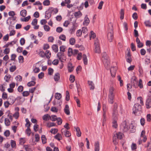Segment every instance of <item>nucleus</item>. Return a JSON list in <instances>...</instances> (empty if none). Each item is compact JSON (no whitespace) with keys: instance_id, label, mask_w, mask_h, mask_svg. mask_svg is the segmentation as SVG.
Returning <instances> with one entry per match:
<instances>
[{"instance_id":"obj_1","label":"nucleus","mask_w":151,"mask_h":151,"mask_svg":"<svg viewBox=\"0 0 151 151\" xmlns=\"http://www.w3.org/2000/svg\"><path fill=\"white\" fill-rule=\"evenodd\" d=\"M109 28L107 33V38L108 40L111 42L113 39V24L111 23H109L108 24Z\"/></svg>"},{"instance_id":"obj_2","label":"nucleus","mask_w":151,"mask_h":151,"mask_svg":"<svg viewBox=\"0 0 151 151\" xmlns=\"http://www.w3.org/2000/svg\"><path fill=\"white\" fill-rule=\"evenodd\" d=\"M115 88L113 87H111L109 89V92L108 95V102L109 103L112 104L114 102V99Z\"/></svg>"},{"instance_id":"obj_3","label":"nucleus","mask_w":151,"mask_h":151,"mask_svg":"<svg viewBox=\"0 0 151 151\" xmlns=\"http://www.w3.org/2000/svg\"><path fill=\"white\" fill-rule=\"evenodd\" d=\"M124 136L123 134L121 132L117 133L113 136V142L115 145L117 144L118 142V139H121Z\"/></svg>"},{"instance_id":"obj_4","label":"nucleus","mask_w":151,"mask_h":151,"mask_svg":"<svg viewBox=\"0 0 151 151\" xmlns=\"http://www.w3.org/2000/svg\"><path fill=\"white\" fill-rule=\"evenodd\" d=\"M102 58L105 66L107 68L110 64L109 58L107 54L105 52H104L102 54Z\"/></svg>"},{"instance_id":"obj_5","label":"nucleus","mask_w":151,"mask_h":151,"mask_svg":"<svg viewBox=\"0 0 151 151\" xmlns=\"http://www.w3.org/2000/svg\"><path fill=\"white\" fill-rule=\"evenodd\" d=\"M141 109V106L138 103L136 104L133 108V113L135 115H139Z\"/></svg>"},{"instance_id":"obj_6","label":"nucleus","mask_w":151,"mask_h":151,"mask_svg":"<svg viewBox=\"0 0 151 151\" xmlns=\"http://www.w3.org/2000/svg\"><path fill=\"white\" fill-rule=\"evenodd\" d=\"M129 124L126 121L123 122L121 125V129L124 132H126L129 130Z\"/></svg>"},{"instance_id":"obj_7","label":"nucleus","mask_w":151,"mask_h":151,"mask_svg":"<svg viewBox=\"0 0 151 151\" xmlns=\"http://www.w3.org/2000/svg\"><path fill=\"white\" fill-rule=\"evenodd\" d=\"M94 45L95 46L94 51L95 52L99 53L101 52V50L99 46V40L98 39H96L94 41Z\"/></svg>"},{"instance_id":"obj_8","label":"nucleus","mask_w":151,"mask_h":151,"mask_svg":"<svg viewBox=\"0 0 151 151\" xmlns=\"http://www.w3.org/2000/svg\"><path fill=\"white\" fill-rule=\"evenodd\" d=\"M57 56L61 62H63L66 60V58L63 52H59L57 53Z\"/></svg>"},{"instance_id":"obj_9","label":"nucleus","mask_w":151,"mask_h":151,"mask_svg":"<svg viewBox=\"0 0 151 151\" xmlns=\"http://www.w3.org/2000/svg\"><path fill=\"white\" fill-rule=\"evenodd\" d=\"M61 132L63 135H64L66 137H69L71 135V133L69 131L64 128L61 129Z\"/></svg>"},{"instance_id":"obj_10","label":"nucleus","mask_w":151,"mask_h":151,"mask_svg":"<svg viewBox=\"0 0 151 151\" xmlns=\"http://www.w3.org/2000/svg\"><path fill=\"white\" fill-rule=\"evenodd\" d=\"M103 121L105 122L106 120V113L107 111V108L105 105H103Z\"/></svg>"},{"instance_id":"obj_11","label":"nucleus","mask_w":151,"mask_h":151,"mask_svg":"<svg viewBox=\"0 0 151 151\" xmlns=\"http://www.w3.org/2000/svg\"><path fill=\"white\" fill-rule=\"evenodd\" d=\"M131 87H132V86L133 87L135 88H137V81L136 80V78H132L131 79Z\"/></svg>"},{"instance_id":"obj_12","label":"nucleus","mask_w":151,"mask_h":151,"mask_svg":"<svg viewBox=\"0 0 151 151\" xmlns=\"http://www.w3.org/2000/svg\"><path fill=\"white\" fill-rule=\"evenodd\" d=\"M90 22V20L88 17L87 15H86L84 18V21L83 23V25L84 26H87Z\"/></svg>"},{"instance_id":"obj_13","label":"nucleus","mask_w":151,"mask_h":151,"mask_svg":"<svg viewBox=\"0 0 151 151\" xmlns=\"http://www.w3.org/2000/svg\"><path fill=\"white\" fill-rule=\"evenodd\" d=\"M116 68V67H111L110 69V72L112 77L115 76Z\"/></svg>"},{"instance_id":"obj_14","label":"nucleus","mask_w":151,"mask_h":151,"mask_svg":"<svg viewBox=\"0 0 151 151\" xmlns=\"http://www.w3.org/2000/svg\"><path fill=\"white\" fill-rule=\"evenodd\" d=\"M64 112L65 114L68 115H69L70 114V108L69 106L68 105H65V108L64 109Z\"/></svg>"},{"instance_id":"obj_15","label":"nucleus","mask_w":151,"mask_h":151,"mask_svg":"<svg viewBox=\"0 0 151 151\" xmlns=\"http://www.w3.org/2000/svg\"><path fill=\"white\" fill-rule=\"evenodd\" d=\"M145 131L142 130L141 134L140 137L143 138V141L144 142H146L147 140V137L145 135Z\"/></svg>"},{"instance_id":"obj_16","label":"nucleus","mask_w":151,"mask_h":151,"mask_svg":"<svg viewBox=\"0 0 151 151\" xmlns=\"http://www.w3.org/2000/svg\"><path fill=\"white\" fill-rule=\"evenodd\" d=\"M117 107H115L112 113L113 117L114 119H117V116L118 114V111L116 110Z\"/></svg>"},{"instance_id":"obj_17","label":"nucleus","mask_w":151,"mask_h":151,"mask_svg":"<svg viewBox=\"0 0 151 151\" xmlns=\"http://www.w3.org/2000/svg\"><path fill=\"white\" fill-rule=\"evenodd\" d=\"M146 105L147 109H149L151 107V99H148L146 101Z\"/></svg>"},{"instance_id":"obj_18","label":"nucleus","mask_w":151,"mask_h":151,"mask_svg":"<svg viewBox=\"0 0 151 151\" xmlns=\"http://www.w3.org/2000/svg\"><path fill=\"white\" fill-rule=\"evenodd\" d=\"M94 151H99L100 150L99 143V142H96L94 143Z\"/></svg>"},{"instance_id":"obj_19","label":"nucleus","mask_w":151,"mask_h":151,"mask_svg":"<svg viewBox=\"0 0 151 151\" xmlns=\"http://www.w3.org/2000/svg\"><path fill=\"white\" fill-rule=\"evenodd\" d=\"M76 26L75 23H73L72 28L70 29L69 32L71 34L73 33L76 29Z\"/></svg>"},{"instance_id":"obj_20","label":"nucleus","mask_w":151,"mask_h":151,"mask_svg":"<svg viewBox=\"0 0 151 151\" xmlns=\"http://www.w3.org/2000/svg\"><path fill=\"white\" fill-rule=\"evenodd\" d=\"M11 98H9L8 99V101H6L4 103V105L5 108H8L9 107V105L11 103H12V104L14 103V101L13 100L12 102H11V103H9V100H11Z\"/></svg>"},{"instance_id":"obj_21","label":"nucleus","mask_w":151,"mask_h":151,"mask_svg":"<svg viewBox=\"0 0 151 151\" xmlns=\"http://www.w3.org/2000/svg\"><path fill=\"white\" fill-rule=\"evenodd\" d=\"M68 71L69 72H71L72 71L73 69V66L72 65V64L71 63H69L68 65Z\"/></svg>"},{"instance_id":"obj_22","label":"nucleus","mask_w":151,"mask_h":151,"mask_svg":"<svg viewBox=\"0 0 151 151\" xmlns=\"http://www.w3.org/2000/svg\"><path fill=\"white\" fill-rule=\"evenodd\" d=\"M129 131L132 132H135V127L132 124H129Z\"/></svg>"},{"instance_id":"obj_23","label":"nucleus","mask_w":151,"mask_h":151,"mask_svg":"<svg viewBox=\"0 0 151 151\" xmlns=\"http://www.w3.org/2000/svg\"><path fill=\"white\" fill-rule=\"evenodd\" d=\"M74 128L75 129L76 132V135L78 137H80L81 135V133L80 131V128L78 127H75Z\"/></svg>"},{"instance_id":"obj_24","label":"nucleus","mask_w":151,"mask_h":151,"mask_svg":"<svg viewBox=\"0 0 151 151\" xmlns=\"http://www.w3.org/2000/svg\"><path fill=\"white\" fill-rule=\"evenodd\" d=\"M82 15L81 12L80 11L76 12L74 13V16L77 18L80 17L82 16Z\"/></svg>"},{"instance_id":"obj_25","label":"nucleus","mask_w":151,"mask_h":151,"mask_svg":"<svg viewBox=\"0 0 151 151\" xmlns=\"http://www.w3.org/2000/svg\"><path fill=\"white\" fill-rule=\"evenodd\" d=\"M60 78V74L58 73H56L55 74L54 79L55 81H58Z\"/></svg>"},{"instance_id":"obj_26","label":"nucleus","mask_w":151,"mask_h":151,"mask_svg":"<svg viewBox=\"0 0 151 151\" xmlns=\"http://www.w3.org/2000/svg\"><path fill=\"white\" fill-rule=\"evenodd\" d=\"M112 126L115 128H117L118 125L117 123V119H114V120L112 122Z\"/></svg>"},{"instance_id":"obj_27","label":"nucleus","mask_w":151,"mask_h":151,"mask_svg":"<svg viewBox=\"0 0 151 151\" xmlns=\"http://www.w3.org/2000/svg\"><path fill=\"white\" fill-rule=\"evenodd\" d=\"M88 83L90 86V89L91 90H93L94 88V85L92 81H88Z\"/></svg>"},{"instance_id":"obj_28","label":"nucleus","mask_w":151,"mask_h":151,"mask_svg":"<svg viewBox=\"0 0 151 151\" xmlns=\"http://www.w3.org/2000/svg\"><path fill=\"white\" fill-rule=\"evenodd\" d=\"M83 60L85 65H87L88 63V60L85 54H83Z\"/></svg>"},{"instance_id":"obj_29","label":"nucleus","mask_w":151,"mask_h":151,"mask_svg":"<svg viewBox=\"0 0 151 151\" xmlns=\"http://www.w3.org/2000/svg\"><path fill=\"white\" fill-rule=\"evenodd\" d=\"M30 126V125H29V126H27V128L26 130V133L29 136L30 135L31 133V129L29 128Z\"/></svg>"},{"instance_id":"obj_30","label":"nucleus","mask_w":151,"mask_h":151,"mask_svg":"<svg viewBox=\"0 0 151 151\" xmlns=\"http://www.w3.org/2000/svg\"><path fill=\"white\" fill-rule=\"evenodd\" d=\"M52 48L54 52H58V46L56 45H53L52 46Z\"/></svg>"},{"instance_id":"obj_31","label":"nucleus","mask_w":151,"mask_h":151,"mask_svg":"<svg viewBox=\"0 0 151 151\" xmlns=\"http://www.w3.org/2000/svg\"><path fill=\"white\" fill-rule=\"evenodd\" d=\"M55 138L58 140H60L62 139V135L59 133L57 134L55 136Z\"/></svg>"},{"instance_id":"obj_32","label":"nucleus","mask_w":151,"mask_h":151,"mask_svg":"<svg viewBox=\"0 0 151 151\" xmlns=\"http://www.w3.org/2000/svg\"><path fill=\"white\" fill-rule=\"evenodd\" d=\"M27 11L25 9L22 10L20 12V15L23 17H25L27 15Z\"/></svg>"},{"instance_id":"obj_33","label":"nucleus","mask_w":151,"mask_h":151,"mask_svg":"<svg viewBox=\"0 0 151 151\" xmlns=\"http://www.w3.org/2000/svg\"><path fill=\"white\" fill-rule=\"evenodd\" d=\"M50 117V116L48 114H46L42 116V119L43 120L45 121H47L49 119V118Z\"/></svg>"},{"instance_id":"obj_34","label":"nucleus","mask_w":151,"mask_h":151,"mask_svg":"<svg viewBox=\"0 0 151 151\" xmlns=\"http://www.w3.org/2000/svg\"><path fill=\"white\" fill-rule=\"evenodd\" d=\"M35 83H36L35 81H32L27 83V86L28 87H31L34 86L35 85Z\"/></svg>"},{"instance_id":"obj_35","label":"nucleus","mask_w":151,"mask_h":151,"mask_svg":"<svg viewBox=\"0 0 151 151\" xmlns=\"http://www.w3.org/2000/svg\"><path fill=\"white\" fill-rule=\"evenodd\" d=\"M45 55L47 59H49L51 56V53L50 52L49 50H46L45 53Z\"/></svg>"},{"instance_id":"obj_36","label":"nucleus","mask_w":151,"mask_h":151,"mask_svg":"<svg viewBox=\"0 0 151 151\" xmlns=\"http://www.w3.org/2000/svg\"><path fill=\"white\" fill-rule=\"evenodd\" d=\"M76 42V40L73 38H71L69 40V43L71 45H74Z\"/></svg>"},{"instance_id":"obj_37","label":"nucleus","mask_w":151,"mask_h":151,"mask_svg":"<svg viewBox=\"0 0 151 151\" xmlns=\"http://www.w3.org/2000/svg\"><path fill=\"white\" fill-rule=\"evenodd\" d=\"M49 9L52 11H53L55 14H56L58 12V9L57 8H54L52 7L50 8Z\"/></svg>"},{"instance_id":"obj_38","label":"nucleus","mask_w":151,"mask_h":151,"mask_svg":"<svg viewBox=\"0 0 151 151\" xmlns=\"http://www.w3.org/2000/svg\"><path fill=\"white\" fill-rule=\"evenodd\" d=\"M55 98L58 100H59L62 97L61 94L58 93H55Z\"/></svg>"},{"instance_id":"obj_39","label":"nucleus","mask_w":151,"mask_h":151,"mask_svg":"<svg viewBox=\"0 0 151 151\" xmlns=\"http://www.w3.org/2000/svg\"><path fill=\"white\" fill-rule=\"evenodd\" d=\"M17 69L15 65H12L9 68V70L11 72H14Z\"/></svg>"},{"instance_id":"obj_40","label":"nucleus","mask_w":151,"mask_h":151,"mask_svg":"<svg viewBox=\"0 0 151 151\" xmlns=\"http://www.w3.org/2000/svg\"><path fill=\"white\" fill-rule=\"evenodd\" d=\"M41 139L42 142L43 144H45L46 142V139L45 135H42L41 137Z\"/></svg>"},{"instance_id":"obj_41","label":"nucleus","mask_w":151,"mask_h":151,"mask_svg":"<svg viewBox=\"0 0 151 151\" xmlns=\"http://www.w3.org/2000/svg\"><path fill=\"white\" fill-rule=\"evenodd\" d=\"M65 99L67 101H68L70 100L69 93L68 91L66 92Z\"/></svg>"},{"instance_id":"obj_42","label":"nucleus","mask_w":151,"mask_h":151,"mask_svg":"<svg viewBox=\"0 0 151 151\" xmlns=\"http://www.w3.org/2000/svg\"><path fill=\"white\" fill-rule=\"evenodd\" d=\"M131 148L132 150H135L137 149V145L135 143H132L131 145Z\"/></svg>"},{"instance_id":"obj_43","label":"nucleus","mask_w":151,"mask_h":151,"mask_svg":"<svg viewBox=\"0 0 151 151\" xmlns=\"http://www.w3.org/2000/svg\"><path fill=\"white\" fill-rule=\"evenodd\" d=\"M138 86L139 87V88H143V86L142 83V81L141 79H139L138 83L137 84V86Z\"/></svg>"},{"instance_id":"obj_44","label":"nucleus","mask_w":151,"mask_h":151,"mask_svg":"<svg viewBox=\"0 0 151 151\" xmlns=\"http://www.w3.org/2000/svg\"><path fill=\"white\" fill-rule=\"evenodd\" d=\"M10 51V49L8 48H6L4 50V52L5 54L7 55L9 53Z\"/></svg>"},{"instance_id":"obj_45","label":"nucleus","mask_w":151,"mask_h":151,"mask_svg":"<svg viewBox=\"0 0 151 151\" xmlns=\"http://www.w3.org/2000/svg\"><path fill=\"white\" fill-rule=\"evenodd\" d=\"M11 145L12 148H15L16 146L15 141L13 140H11Z\"/></svg>"},{"instance_id":"obj_46","label":"nucleus","mask_w":151,"mask_h":151,"mask_svg":"<svg viewBox=\"0 0 151 151\" xmlns=\"http://www.w3.org/2000/svg\"><path fill=\"white\" fill-rule=\"evenodd\" d=\"M44 30L47 32L49 31L50 29V27L47 25H45L44 26Z\"/></svg>"},{"instance_id":"obj_47","label":"nucleus","mask_w":151,"mask_h":151,"mask_svg":"<svg viewBox=\"0 0 151 151\" xmlns=\"http://www.w3.org/2000/svg\"><path fill=\"white\" fill-rule=\"evenodd\" d=\"M5 124L6 126H8L10 124V122L9 119L7 118L5 119Z\"/></svg>"},{"instance_id":"obj_48","label":"nucleus","mask_w":151,"mask_h":151,"mask_svg":"<svg viewBox=\"0 0 151 151\" xmlns=\"http://www.w3.org/2000/svg\"><path fill=\"white\" fill-rule=\"evenodd\" d=\"M37 20L36 19H34L31 23L32 24L33 26H35L37 24Z\"/></svg>"},{"instance_id":"obj_49","label":"nucleus","mask_w":151,"mask_h":151,"mask_svg":"<svg viewBox=\"0 0 151 151\" xmlns=\"http://www.w3.org/2000/svg\"><path fill=\"white\" fill-rule=\"evenodd\" d=\"M50 1L49 0H45L43 2V4L45 6H48L50 4Z\"/></svg>"},{"instance_id":"obj_50","label":"nucleus","mask_w":151,"mask_h":151,"mask_svg":"<svg viewBox=\"0 0 151 151\" xmlns=\"http://www.w3.org/2000/svg\"><path fill=\"white\" fill-rule=\"evenodd\" d=\"M58 130L57 129H51L50 132L54 134H55L58 132Z\"/></svg>"},{"instance_id":"obj_51","label":"nucleus","mask_w":151,"mask_h":151,"mask_svg":"<svg viewBox=\"0 0 151 151\" xmlns=\"http://www.w3.org/2000/svg\"><path fill=\"white\" fill-rule=\"evenodd\" d=\"M59 39L63 41H65L66 39L65 36L64 35H62L60 36Z\"/></svg>"},{"instance_id":"obj_52","label":"nucleus","mask_w":151,"mask_h":151,"mask_svg":"<svg viewBox=\"0 0 151 151\" xmlns=\"http://www.w3.org/2000/svg\"><path fill=\"white\" fill-rule=\"evenodd\" d=\"M69 80L71 82H73L75 80V76L73 75H70L69 78Z\"/></svg>"},{"instance_id":"obj_53","label":"nucleus","mask_w":151,"mask_h":151,"mask_svg":"<svg viewBox=\"0 0 151 151\" xmlns=\"http://www.w3.org/2000/svg\"><path fill=\"white\" fill-rule=\"evenodd\" d=\"M25 142V138H21L19 139V144L22 145L24 144Z\"/></svg>"},{"instance_id":"obj_54","label":"nucleus","mask_w":151,"mask_h":151,"mask_svg":"<svg viewBox=\"0 0 151 151\" xmlns=\"http://www.w3.org/2000/svg\"><path fill=\"white\" fill-rule=\"evenodd\" d=\"M53 72V70L51 68H49L48 69V74L49 75H52Z\"/></svg>"},{"instance_id":"obj_55","label":"nucleus","mask_w":151,"mask_h":151,"mask_svg":"<svg viewBox=\"0 0 151 151\" xmlns=\"http://www.w3.org/2000/svg\"><path fill=\"white\" fill-rule=\"evenodd\" d=\"M145 24L146 26L149 27H151V23L149 21H146L145 22Z\"/></svg>"},{"instance_id":"obj_56","label":"nucleus","mask_w":151,"mask_h":151,"mask_svg":"<svg viewBox=\"0 0 151 151\" xmlns=\"http://www.w3.org/2000/svg\"><path fill=\"white\" fill-rule=\"evenodd\" d=\"M74 98L76 103H77V106L79 107H80L81 104H80V101L76 97H75Z\"/></svg>"},{"instance_id":"obj_57","label":"nucleus","mask_w":151,"mask_h":151,"mask_svg":"<svg viewBox=\"0 0 151 151\" xmlns=\"http://www.w3.org/2000/svg\"><path fill=\"white\" fill-rule=\"evenodd\" d=\"M82 32L83 33L85 34L87 33V28L86 27H83L82 28Z\"/></svg>"},{"instance_id":"obj_58","label":"nucleus","mask_w":151,"mask_h":151,"mask_svg":"<svg viewBox=\"0 0 151 151\" xmlns=\"http://www.w3.org/2000/svg\"><path fill=\"white\" fill-rule=\"evenodd\" d=\"M11 78V76L10 75H6L4 77V79L7 82H8L10 78Z\"/></svg>"},{"instance_id":"obj_59","label":"nucleus","mask_w":151,"mask_h":151,"mask_svg":"<svg viewBox=\"0 0 151 151\" xmlns=\"http://www.w3.org/2000/svg\"><path fill=\"white\" fill-rule=\"evenodd\" d=\"M19 63H22L24 62V58L23 56H19Z\"/></svg>"},{"instance_id":"obj_60","label":"nucleus","mask_w":151,"mask_h":151,"mask_svg":"<svg viewBox=\"0 0 151 151\" xmlns=\"http://www.w3.org/2000/svg\"><path fill=\"white\" fill-rule=\"evenodd\" d=\"M65 46L62 45L60 47V52H63L65 51Z\"/></svg>"},{"instance_id":"obj_61","label":"nucleus","mask_w":151,"mask_h":151,"mask_svg":"<svg viewBox=\"0 0 151 151\" xmlns=\"http://www.w3.org/2000/svg\"><path fill=\"white\" fill-rule=\"evenodd\" d=\"M73 50L72 48H69L68 49V54L69 56H71L72 54V53H73Z\"/></svg>"},{"instance_id":"obj_62","label":"nucleus","mask_w":151,"mask_h":151,"mask_svg":"<svg viewBox=\"0 0 151 151\" xmlns=\"http://www.w3.org/2000/svg\"><path fill=\"white\" fill-rule=\"evenodd\" d=\"M15 79L17 81H21L22 80V78L21 76L20 75H18L15 78Z\"/></svg>"},{"instance_id":"obj_63","label":"nucleus","mask_w":151,"mask_h":151,"mask_svg":"<svg viewBox=\"0 0 151 151\" xmlns=\"http://www.w3.org/2000/svg\"><path fill=\"white\" fill-rule=\"evenodd\" d=\"M24 87L22 86H19L18 88V90L19 92H22L23 90Z\"/></svg>"},{"instance_id":"obj_64","label":"nucleus","mask_w":151,"mask_h":151,"mask_svg":"<svg viewBox=\"0 0 151 151\" xmlns=\"http://www.w3.org/2000/svg\"><path fill=\"white\" fill-rule=\"evenodd\" d=\"M132 17L134 19L137 20L138 18L137 14L136 12L132 14Z\"/></svg>"}]
</instances>
